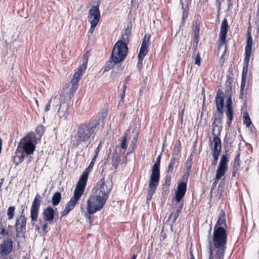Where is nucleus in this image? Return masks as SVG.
I'll use <instances>...</instances> for the list:
<instances>
[{
    "label": "nucleus",
    "instance_id": "nucleus-41",
    "mask_svg": "<svg viewBox=\"0 0 259 259\" xmlns=\"http://www.w3.org/2000/svg\"><path fill=\"white\" fill-rule=\"evenodd\" d=\"M15 207L14 206H11L8 207L7 214L9 220H11L14 218L15 214Z\"/></svg>",
    "mask_w": 259,
    "mask_h": 259
},
{
    "label": "nucleus",
    "instance_id": "nucleus-3",
    "mask_svg": "<svg viewBox=\"0 0 259 259\" xmlns=\"http://www.w3.org/2000/svg\"><path fill=\"white\" fill-rule=\"evenodd\" d=\"M252 44L253 39L251 35V28L250 27H249L247 30V39L245 47V58L244 59V65L241 76L240 90H241L242 91H244V88L246 84L248 66L251 54Z\"/></svg>",
    "mask_w": 259,
    "mask_h": 259
},
{
    "label": "nucleus",
    "instance_id": "nucleus-45",
    "mask_svg": "<svg viewBox=\"0 0 259 259\" xmlns=\"http://www.w3.org/2000/svg\"><path fill=\"white\" fill-rule=\"evenodd\" d=\"M237 154L235 157L234 164V165H240V148H238V150L236 151Z\"/></svg>",
    "mask_w": 259,
    "mask_h": 259
},
{
    "label": "nucleus",
    "instance_id": "nucleus-60",
    "mask_svg": "<svg viewBox=\"0 0 259 259\" xmlns=\"http://www.w3.org/2000/svg\"><path fill=\"white\" fill-rule=\"evenodd\" d=\"M169 192V188L162 187V196L163 197H166Z\"/></svg>",
    "mask_w": 259,
    "mask_h": 259
},
{
    "label": "nucleus",
    "instance_id": "nucleus-30",
    "mask_svg": "<svg viewBox=\"0 0 259 259\" xmlns=\"http://www.w3.org/2000/svg\"><path fill=\"white\" fill-rule=\"evenodd\" d=\"M233 78L231 75L227 76V80L225 82V93H232V82Z\"/></svg>",
    "mask_w": 259,
    "mask_h": 259
},
{
    "label": "nucleus",
    "instance_id": "nucleus-23",
    "mask_svg": "<svg viewBox=\"0 0 259 259\" xmlns=\"http://www.w3.org/2000/svg\"><path fill=\"white\" fill-rule=\"evenodd\" d=\"M132 28V24L131 22L127 24V26L125 29L123 30L121 36V38L119 40L129 42L130 41V35L131 34V31Z\"/></svg>",
    "mask_w": 259,
    "mask_h": 259
},
{
    "label": "nucleus",
    "instance_id": "nucleus-50",
    "mask_svg": "<svg viewBox=\"0 0 259 259\" xmlns=\"http://www.w3.org/2000/svg\"><path fill=\"white\" fill-rule=\"evenodd\" d=\"M201 59L199 53H197L195 58V64L198 66L200 65Z\"/></svg>",
    "mask_w": 259,
    "mask_h": 259
},
{
    "label": "nucleus",
    "instance_id": "nucleus-55",
    "mask_svg": "<svg viewBox=\"0 0 259 259\" xmlns=\"http://www.w3.org/2000/svg\"><path fill=\"white\" fill-rule=\"evenodd\" d=\"M0 259H13V258L11 254L0 253Z\"/></svg>",
    "mask_w": 259,
    "mask_h": 259
},
{
    "label": "nucleus",
    "instance_id": "nucleus-8",
    "mask_svg": "<svg viewBox=\"0 0 259 259\" xmlns=\"http://www.w3.org/2000/svg\"><path fill=\"white\" fill-rule=\"evenodd\" d=\"M113 187L111 180L105 181L104 177L102 178L97 183L96 186L94 188V193L100 195L102 198L105 196V199L107 200L109 194Z\"/></svg>",
    "mask_w": 259,
    "mask_h": 259
},
{
    "label": "nucleus",
    "instance_id": "nucleus-1",
    "mask_svg": "<svg viewBox=\"0 0 259 259\" xmlns=\"http://www.w3.org/2000/svg\"><path fill=\"white\" fill-rule=\"evenodd\" d=\"M100 118H92L88 122L81 123L77 128V132L71 138L74 147L85 145L88 147L94 139L99 128Z\"/></svg>",
    "mask_w": 259,
    "mask_h": 259
},
{
    "label": "nucleus",
    "instance_id": "nucleus-47",
    "mask_svg": "<svg viewBox=\"0 0 259 259\" xmlns=\"http://www.w3.org/2000/svg\"><path fill=\"white\" fill-rule=\"evenodd\" d=\"M194 38H199V31H200V26L198 24H196L195 26L194 29Z\"/></svg>",
    "mask_w": 259,
    "mask_h": 259
},
{
    "label": "nucleus",
    "instance_id": "nucleus-10",
    "mask_svg": "<svg viewBox=\"0 0 259 259\" xmlns=\"http://www.w3.org/2000/svg\"><path fill=\"white\" fill-rule=\"evenodd\" d=\"M41 197L39 194H37L32 201V205L30 208V218L32 225L37 220L38 215L39 206L41 202Z\"/></svg>",
    "mask_w": 259,
    "mask_h": 259
},
{
    "label": "nucleus",
    "instance_id": "nucleus-42",
    "mask_svg": "<svg viewBox=\"0 0 259 259\" xmlns=\"http://www.w3.org/2000/svg\"><path fill=\"white\" fill-rule=\"evenodd\" d=\"M182 5V9L183 10V14H182V18L183 19H187L189 15V8L188 6L185 5V7L182 2H181Z\"/></svg>",
    "mask_w": 259,
    "mask_h": 259
},
{
    "label": "nucleus",
    "instance_id": "nucleus-26",
    "mask_svg": "<svg viewBox=\"0 0 259 259\" xmlns=\"http://www.w3.org/2000/svg\"><path fill=\"white\" fill-rule=\"evenodd\" d=\"M226 95L227 97L226 106V113H234L233 102L232 99V93H226Z\"/></svg>",
    "mask_w": 259,
    "mask_h": 259
},
{
    "label": "nucleus",
    "instance_id": "nucleus-44",
    "mask_svg": "<svg viewBox=\"0 0 259 259\" xmlns=\"http://www.w3.org/2000/svg\"><path fill=\"white\" fill-rule=\"evenodd\" d=\"M226 115L228 118L227 124L228 128L231 127L232 122L234 118V113H226Z\"/></svg>",
    "mask_w": 259,
    "mask_h": 259
},
{
    "label": "nucleus",
    "instance_id": "nucleus-37",
    "mask_svg": "<svg viewBox=\"0 0 259 259\" xmlns=\"http://www.w3.org/2000/svg\"><path fill=\"white\" fill-rule=\"evenodd\" d=\"M224 175H223L222 174H220L219 172H218L216 171V175L214 179V182L212 184L211 188V191L210 193L212 191V190L215 188L218 181L221 179V178L224 176Z\"/></svg>",
    "mask_w": 259,
    "mask_h": 259
},
{
    "label": "nucleus",
    "instance_id": "nucleus-7",
    "mask_svg": "<svg viewBox=\"0 0 259 259\" xmlns=\"http://www.w3.org/2000/svg\"><path fill=\"white\" fill-rule=\"evenodd\" d=\"M106 201L105 196L102 198L100 195L93 193L87 200V210L90 212L96 213L103 208Z\"/></svg>",
    "mask_w": 259,
    "mask_h": 259
},
{
    "label": "nucleus",
    "instance_id": "nucleus-43",
    "mask_svg": "<svg viewBox=\"0 0 259 259\" xmlns=\"http://www.w3.org/2000/svg\"><path fill=\"white\" fill-rule=\"evenodd\" d=\"M208 243V253H209V258L208 259H212L213 258V249L212 247V242L209 236L207 239Z\"/></svg>",
    "mask_w": 259,
    "mask_h": 259
},
{
    "label": "nucleus",
    "instance_id": "nucleus-9",
    "mask_svg": "<svg viewBox=\"0 0 259 259\" xmlns=\"http://www.w3.org/2000/svg\"><path fill=\"white\" fill-rule=\"evenodd\" d=\"M219 116L217 115H215V117L213 118L212 130L213 137L212 141L210 143V146L211 147L212 144L214 145L215 143L218 144V146H222L220 135L222 129V125H219L218 123H221L222 122L223 118H220V121L219 120Z\"/></svg>",
    "mask_w": 259,
    "mask_h": 259
},
{
    "label": "nucleus",
    "instance_id": "nucleus-6",
    "mask_svg": "<svg viewBox=\"0 0 259 259\" xmlns=\"http://www.w3.org/2000/svg\"><path fill=\"white\" fill-rule=\"evenodd\" d=\"M211 231V227H210L208 231L209 234H210ZM211 238L210 235H208ZM211 240L214 248H220L226 246L227 242V229L220 227L218 229L213 228L212 239Z\"/></svg>",
    "mask_w": 259,
    "mask_h": 259
},
{
    "label": "nucleus",
    "instance_id": "nucleus-38",
    "mask_svg": "<svg viewBox=\"0 0 259 259\" xmlns=\"http://www.w3.org/2000/svg\"><path fill=\"white\" fill-rule=\"evenodd\" d=\"M85 56H86V54L83 55V58L84 60V62L82 64L80 65L79 66L78 70H77V71H78L82 74H83V72H84V71H85V70L87 69V64H88V58H86V59L85 58Z\"/></svg>",
    "mask_w": 259,
    "mask_h": 259
},
{
    "label": "nucleus",
    "instance_id": "nucleus-17",
    "mask_svg": "<svg viewBox=\"0 0 259 259\" xmlns=\"http://www.w3.org/2000/svg\"><path fill=\"white\" fill-rule=\"evenodd\" d=\"M215 104L218 113L217 116H219V120L220 121L221 118H223L224 113V106H225V97L224 96H221L220 97H215Z\"/></svg>",
    "mask_w": 259,
    "mask_h": 259
},
{
    "label": "nucleus",
    "instance_id": "nucleus-13",
    "mask_svg": "<svg viewBox=\"0 0 259 259\" xmlns=\"http://www.w3.org/2000/svg\"><path fill=\"white\" fill-rule=\"evenodd\" d=\"M26 218L17 217L16 218L15 227L16 230V237H19L21 234L24 235L26 232Z\"/></svg>",
    "mask_w": 259,
    "mask_h": 259
},
{
    "label": "nucleus",
    "instance_id": "nucleus-46",
    "mask_svg": "<svg viewBox=\"0 0 259 259\" xmlns=\"http://www.w3.org/2000/svg\"><path fill=\"white\" fill-rule=\"evenodd\" d=\"M126 143H127L126 135H125L123 137H122L120 146L118 147V149L120 147L124 150L126 149V146H127Z\"/></svg>",
    "mask_w": 259,
    "mask_h": 259
},
{
    "label": "nucleus",
    "instance_id": "nucleus-35",
    "mask_svg": "<svg viewBox=\"0 0 259 259\" xmlns=\"http://www.w3.org/2000/svg\"><path fill=\"white\" fill-rule=\"evenodd\" d=\"M81 210L82 212H84V217L87 219V222L89 224L90 227H91L92 226V218L91 215L95 213L90 212L89 210H87L85 211L83 207H81Z\"/></svg>",
    "mask_w": 259,
    "mask_h": 259
},
{
    "label": "nucleus",
    "instance_id": "nucleus-32",
    "mask_svg": "<svg viewBox=\"0 0 259 259\" xmlns=\"http://www.w3.org/2000/svg\"><path fill=\"white\" fill-rule=\"evenodd\" d=\"M61 200V194L59 192H56L52 198V203L54 206L58 205Z\"/></svg>",
    "mask_w": 259,
    "mask_h": 259
},
{
    "label": "nucleus",
    "instance_id": "nucleus-20",
    "mask_svg": "<svg viewBox=\"0 0 259 259\" xmlns=\"http://www.w3.org/2000/svg\"><path fill=\"white\" fill-rule=\"evenodd\" d=\"M227 229V225L226 220V213L224 210L221 209L219 213L218 219L216 224H215L213 228H218Z\"/></svg>",
    "mask_w": 259,
    "mask_h": 259
},
{
    "label": "nucleus",
    "instance_id": "nucleus-15",
    "mask_svg": "<svg viewBox=\"0 0 259 259\" xmlns=\"http://www.w3.org/2000/svg\"><path fill=\"white\" fill-rule=\"evenodd\" d=\"M146 56V34L143 38V41L139 53L138 55V62L137 64V69L139 71H141L143 66V60Z\"/></svg>",
    "mask_w": 259,
    "mask_h": 259
},
{
    "label": "nucleus",
    "instance_id": "nucleus-11",
    "mask_svg": "<svg viewBox=\"0 0 259 259\" xmlns=\"http://www.w3.org/2000/svg\"><path fill=\"white\" fill-rule=\"evenodd\" d=\"M101 18L99 5L94 6L90 9L88 19L90 23L98 24Z\"/></svg>",
    "mask_w": 259,
    "mask_h": 259
},
{
    "label": "nucleus",
    "instance_id": "nucleus-49",
    "mask_svg": "<svg viewBox=\"0 0 259 259\" xmlns=\"http://www.w3.org/2000/svg\"><path fill=\"white\" fill-rule=\"evenodd\" d=\"M198 42H199V38H194L193 39V47H192V49H193V54H195L196 52V50H197V46H198Z\"/></svg>",
    "mask_w": 259,
    "mask_h": 259
},
{
    "label": "nucleus",
    "instance_id": "nucleus-61",
    "mask_svg": "<svg viewBox=\"0 0 259 259\" xmlns=\"http://www.w3.org/2000/svg\"><path fill=\"white\" fill-rule=\"evenodd\" d=\"M82 74H83L82 73L77 71L74 74V75L73 76V78H74L75 79H77L79 80L80 77L82 76Z\"/></svg>",
    "mask_w": 259,
    "mask_h": 259
},
{
    "label": "nucleus",
    "instance_id": "nucleus-39",
    "mask_svg": "<svg viewBox=\"0 0 259 259\" xmlns=\"http://www.w3.org/2000/svg\"><path fill=\"white\" fill-rule=\"evenodd\" d=\"M179 158L171 156L170 159V163L168 166V172H172L174 171V166L176 163V160Z\"/></svg>",
    "mask_w": 259,
    "mask_h": 259
},
{
    "label": "nucleus",
    "instance_id": "nucleus-4",
    "mask_svg": "<svg viewBox=\"0 0 259 259\" xmlns=\"http://www.w3.org/2000/svg\"><path fill=\"white\" fill-rule=\"evenodd\" d=\"M161 160V155H159L156 158V161L152 166V172L149 182V188L148 195H147V200L151 199L152 195L155 193V190L158 185L160 180V165Z\"/></svg>",
    "mask_w": 259,
    "mask_h": 259
},
{
    "label": "nucleus",
    "instance_id": "nucleus-16",
    "mask_svg": "<svg viewBox=\"0 0 259 259\" xmlns=\"http://www.w3.org/2000/svg\"><path fill=\"white\" fill-rule=\"evenodd\" d=\"M13 242L11 238L4 239L0 244V253L10 254L13 249Z\"/></svg>",
    "mask_w": 259,
    "mask_h": 259
},
{
    "label": "nucleus",
    "instance_id": "nucleus-56",
    "mask_svg": "<svg viewBox=\"0 0 259 259\" xmlns=\"http://www.w3.org/2000/svg\"><path fill=\"white\" fill-rule=\"evenodd\" d=\"M91 23V27L89 30L88 33H90L92 34L95 31V28L98 25L97 23Z\"/></svg>",
    "mask_w": 259,
    "mask_h": 259
},
{
    "label": "nucleus",
    "instance_id": "nucleus-53",
    "mask_svg": "<svg viewBox=\"0 0 259 259\" xmlns=\"http://www.w3.org/2000/svg\"><path fill=\"white\" fill-rule=\"evenodd\" d=\"M78 86H76V85H72L71 88L70 89L69 91V98H71V96H73L74 92H76L77 89H78Z\"/></svg>",
    "mask_w": 259,
    "mask_h": 259
},
{
    "label": "nucleus",
    "instance_id": "nucleus-48",
    "mask_svg": "<svg viewBox=\"0 0 259 259\" xmlns=\"http://www.w3.org/2000/svg\"><path fill=\"white\" fill-rule=\"evenodd\" d=\"M96 158H96L94 156L93 157L92 160L89 164V165L88 166V167L87 168V169H85V170L84 171L89 172L90 171V170H91V169L93 168V167L94 166L95 162L96 160Z\"/></svg>",
    "mask_w": 259,
    "mask_h": 259
},
{
    "label": "nucleus",
    "instance_id": "nucleus-34",
    "mask_svg": "<svg viewBox=\"0 0 259 259\" xmlns=\"http://www.w3.org/2000/svg\"><path fill=\"white\" fill-rule=\"evenodd\" d=\"M78 201V200L72 197L70 200L67 202L66 207L71 211L74 209Z\"/></svg>",
    "mask_w": 259,
    "mask_h": 259
},
{
    "label": "nucleus",
    "instance_id": "nucleus-40",
    "mask_svg": "<svg viewBox=\"0 0 259 259\" xmlns=\"http://www.w3.org/2000/svg\"><path fill=\"white\" fill-rule=\"evenodd\" d=\"M115 64L114 63V61H113L110 58V60L107 62L104 66V72H105L109 71L111 68L113 67V66Z\"/></svg>",
    "mask_w": 259,
    "mask_h": 259
},
{
    "label": "nucleus",
    "instance_id": "nucleus-28",
    "mask_svg": "<svg viewBox=\"0 0 259 259\" xmlns=\"http://www.w3.org/2000/svg\"><path fill=\"white\" fill-rule=\"evenodd\" d=\"M45 132V127L42 124H40L38 125L36 129L35 132L36 135H34V133H30L31 134H33V139H35L36 141L40 140L44 133Z\"/></svg>",
    "mask_w": 259,
    "mask_h": 259
},
{
    "label": "nucleus",
    "instance_id": "nucleus-57",
    "mask_svg": "<svg viewBox=\"0 0 259 259\" xmlns=\"http://www.w3.org/2000/svg\"><path fill=\"white\" fill-rule=\"evenodd\" d=\"M240 165H234L233 164V171H232V177H235L236 174H237V171H238L239 167Z\"/></svg>",
    "mask_w": 259,
    "mask_h": 259
},
{
    "label": "nucleus",
    "instance_id": "nucleus-5",
    "mask_svg": "<svg viewBox=\"0 0 259 259\" xmlns=\"http://www.w3.org/2000/svg\"><path fill=\"white\" fill-rule=\"evenodd\" d=\"M128 43L119 39L115 44L111 54V59L114 64L120 63L126 58L128 51Z\"/></svg>",
    "mask_w": 259,
    "mask_h": 259
},
{
    "label": "nucleus",
    "instance_id": "nucleus-29",
    "mask_svg": "<svg viewBox=\"0 0 259 259\" xmlns=\"http://www.w3.org/2000/svg\"><path fill=\"white\" fill-rule=\"evenodd\" d=\"M216 250L215 251V259H223L225 254L226 246L221 247L220 248H214Z\"/></svg>",
    "mask_w": 259,
    "mask_h": 259
},
{
    "label": "nucleus",
    "instance_id": "nucleus-59",
    "mask_svg": "<svg viewBox=\"0 0 259 259\" xmlns=\"http://www.w3.org/2000/svg\"><path fill=\"white\" fill-rule=\"evenodd\" d=\"M192 164H193V162H189V161H186V162L185 163V166H186V170L191 171V168H192Z\"/></svg>",
    "mask_w": 259,
    "mask_h": 259
},
{
    "label": "nucleus",
    "instance_id": "nucleus-58",
    "mask_svg": "<svg viewBox=\"0 0 259 259\" xmlns=\"http://www.w3.org/2000/svg\"><path fill=\"white\" fill-rule=\"evenodd\" d=\"M101 148H102L101 142H100V143L98 144L97 147L96 148V149L95 150V155H94V157H95L96 158L97 157L99 152H100V150L101 149Z\"/></svg>",
    "mask_w": 259,
    "mask_h": 259
},
{
    "label": "nucleus",
    "instance_id": "nucleus-33",
    "mask_svg": "<svg viewBox=\"0 0 259 259\" xmlns=\"http://www.w3.org/2000/svg\"><path fill=\"white\" fill-rule=\"evenodd\" d=\"M243 122L247 127H249L252 124L251 120L247 111L243 112Z\"/></svg>",
    "mask_w": 259,
    "mask_h": 259
},
{
    "label": "nucleus",
    "instance_id": "nucleus-64",
    "mask_svg": "<svg viewBox=\"0 0 259 259\" xmlns=\"http://www.w3.org/2000/svg\"><path fill=\"white\" fill-rule=\"evenodd\" d=\"M51 103V99H50L48 102L47 104L46 105L45 108V112H47L50 109Z\"/></svg>",
    "mask_w": 259,
    "mask_h": 259
},
{
    "label": "nucleus",
    "instance_id": "nucleus-51",
    "mask_svg": "<svg viewBox=\"0 0 259 259\" xmlns=\"http://www.w3.org/2000/svg\"><path fill=\"white\" fill-rule=\"evenodd\" d=\"M48 223H44L43 224H42V232L43 233V234H46L49 231V230L48 229Z\"/></svg>",
    "mask_w": 259,
    "mask_h": 259
},
{
    "label": "nucleus",
    "instance_id": "nucleus-14",
    "mask_svg": "<svg viewBox=\"0 0 259 259\" xmlns=\"http://www.w3.org/2000/svg\"><path fill=\"white\" fill-rule=\"evenodd\" d=\"M187 183L182 181L178 183L176 191L175 199L178 203H180L182 199L185 196L187 191Z\"/></svg>",
    "mask_w": 259,
    "mask_h": 259
},
{
    "label": "nucleus",
    "instance_id": "nucleus-36",
    "mask_svg": "<svg viewBox=\"0 0 259 259\" xmlns=\"http://www.w3.org/2000/svg\"><path fill=\"white\" fill-rule=\"evenodd\" d=\"M84 191H83V190L80 188H78V187H76L74 189L73 196H72V197L79 200L81 198V196L82 195Z\"/></svg>",
    "mask_w": 259,
    "mask_h": 259
},
{
    "label": "nucleus",
    "instance_id": "nucleus-63",
    "mask_svg": "<svg viewBox=\"0 0 259 259\" xmlns=\"http://www.w3.org/2000/svg\"><path fill=\"white\" fill-rule=\"evenodd\" d=\"M79 81V80H78L77 79H75L73 77L72 78V79L71 80V83L72 84V85H76V86H78Z\"/></svg>",
    "mask_w": 259,
    "mask_h": 259
},
{
    "label": "nucleus",
    "instance_id": "nucleus-25",
    "mask_svg": "<svg viewBox=\"0 0 259 259\" xmlns=\"http://www.w3.org/2000/svg\"><path fill=\"white\" fill-rule=\"evenodd\" d=\"M232 145L233 141L232 140L231 135L229 133H226L224 139V148L226 153H228L230 152Z\"/></svg>",
    "mask_w": 259,
    "mask_h": 259
},
{
    "label": "nucleus",
    "instance_id": "nucleus-31",
    "mask_svg": "<svg viewBox=\"0 0 259 259\" xmlns=\"http://www.w3.org/2000/svg\"><path fill=\"white\" fill-rule=\"evenodd\" d=\"M181 143L179 140L176 141V145L174 148L171 156L179 158V154L181 151Z\"/></svg>",
    "mask_w": 259,
    "mask_h": 259
},
{
    "label": "nucleus",
    "instance_id": "nucleus-21",
    "mask_svg": "<svg viewBox=\"0 0 259 259\" xmlns=\"http://www.w3.org/2000/svg\"><path fill=\"white\" fill-rule=\"evenodd\" d=\"M68 104L65 102L61 103L58 110V115L60 118L66 119L69 115Z\"/></svg>",
    "mask_w": 259,
    "mask_h": 259
},
{
    "label": "nucleus",
    "instance_id": "nucleus-12",
    "mask_svg": "<svg viewBox=\"0 0 259 259\" xmlns=\"http://www.w3.org/2000/svg\"><path fill=\"white\" fill-rule=\"evenodd\" d=\"M229 27L228 20L226 18H224L222 22L219 33V41L220 46L226 44L227 42L226 39Z\"/></svg>",
    "mask_w": 259,
    "mask_h": 259
},
{
    "label": "nucleus",
    "instance_id": "nucleus-62",
    "mask_svg": "<svg viewBox=\"0 0 259 259\" xmlns=\"http://www.w3.org/2000/svg\"><path fill=\"white\" fill-rule=\"evenodd\" d=\"M71 210L69 208L65 207L64 210L62 212L61 217L60 219L65 215H67Z\"/></svg>",
    "mask_w": 259,
    "mask_h": 259
},
{
    "label": "nucleus",
    "instance_id": "nucleus-24",
    "mask_svg": "<svg viewBox=\"0 0 259 259\" xmlns=\"http://www.w3.org/2000/svg\"><path fill=\"white\" fill-rule=\"evenodd\" d=\"M89 172L83 171L80 176L76 187L84 191L88 180Z\"/></svg>",
    "mask_w": 259,
    "mask_h": 259
},
{
    "label": "nucleus",
    "instance_id": "nucleus-27",
    "mask_svg": "<svg viewBox=\"0 0 259 259\" xmlns=\"http://www.w3.org/2000/svg\"><path fill=\"white\" fill-rule=\"evenodd\" d=\"M118 149V147H116L112 156V165L116 170L120 161V156L117 153Z\"/></svg>",
    "mask_w": 259,
    "mask_h": 259
},
{
    "label": "nucleus",
    "instance_id": "nucleus-52",
    "mask_svg": "<svg viewBox=\"0 0 259 259\" xmlns=\"http://www.w3.org/2000/svg\"><path fill=\"white\" fill-rule=\"evenodd\" d=\"M190 172H191L190 171H187V170H186L184 172V174H183V177H182L183 181L186 182L187 183V181H188V178L189 177Z\"/></svg>",
    "mask_w": 259,
    "mask_h": 259
},
{
    "label": "nucleus",
    "instance_id": "nucleus-54",
    "mask_svg": "<svg viewBox=\"0 0 259 259\" xmlns=\"http://www.w3.org/2000/svg\"><path fill=\"white\" fill-rule=\"evenodd\" d=\"M170 184V177H168L167 176H166L165 178V182L163 184L162 187L169 188V186Z\"/></svg>",
    "mask_w": 259,
    "mask_h": 259
},
{
    "label": "nucleus",
    "instance_id": "nucleus-19",
    "mask_svg": "<svg viewBox=\"0 0 259 259\" xmlns=\"http://www.w3.org/2000/svg\"><path fill=\"white\" fill-rule=\"evenodd\" d=\"M226 154H223L221 156L219 164L216 171L224 175L228 169V163L229 161L228 158V155L229 154L227 153Z\"/></svg>",
    "mask_w": 259,
    "mask_h": 259
},
{
    "label": "nucleus",
    "instance_id": "nucleus-22",
    "mask_svg": "<svg viewBox=\"0 0 259 259\" xmlns=\"http://www.w3.org/2000/svg\"><path fill=\"white\" fill-rule=\"evenodd\" d=\"M212 155L213 160L212 161L211 165H215L217 164L218 158L220 155L221 152L222 146H218V144L215 143L214 145H212Z\"/></svg>",
    "mask_w": 259,
    "mask_h": 259
},
{
    "label": "nucleus",
    "instance_id": "nucleus-18",
    "mask_svg": "<svg viewBox=\"0 0 259 259\" xmlns=\"http://www.w3.org/2000/svg\"><path fill=\"white\" fill-rule=\"evenodd\" d=\"M54 215V208L50 205L45 208L42 212L44 221L48 222L50 224L55 223Z\"/></svg>",
    "mask_w": 259,
    "mask_h": 259
},
{
    "label": "nucleus",
    "instance_id": "nucleus-2",
    "mask_svg": "<svg viewBox=\"0 0 259 259\" xmlns=\"http://www.w3.org/2000/svg\"><path fill=\"white\" fill-rule=\"evenodd\" d=\"M35 149V144L33 142V134H28L19 142L16 151L18 163L22 162L26 155L32 154Z\"/></svg>",
    "mask_w": 259,
    "mask_h": 259
}]
</instances>
